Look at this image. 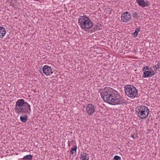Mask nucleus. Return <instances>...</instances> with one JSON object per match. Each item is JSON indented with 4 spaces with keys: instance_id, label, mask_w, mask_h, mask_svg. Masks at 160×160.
<instances>
[{
    "instance_id": "obj_1",
    "label": "nucleus",
    "mask_w": 160,
    "mask_h": 160,
    "mask_svg": "<svg viewBox=\"0 0 160 160\" xmlns=\"http://www.w3.org/2000/svg\"><path fill=\"white\" fill-rule=\"evenodd\" d=\"M101 98L104 101L109 104L115 105L127 103L116 91L111 88H105L100 90Z\"/></svg>"
},
{
    "instance_id": "obj_2",
    "label": "nucleus",
    "mask_w": 160,
    "mask_h": 160,
    "mask_svg": "<svg viewBox=\"0 0 160 160\" xmlns=\"http://www.w3.org/2000/svg\"><path fill=\"white\" fill-rule=\"evenodd\" d=\"M14 109L18 114L24 113L29 114L31 111L30 105L23 99H19L17 101Z\"/></svg>"
},
{
    "instance_id": "obj_3",
    "label": "nucleus",
    "mask_w": 160,
    "mask_h": 160,
    "mask_svg": "<svg viewBox=\"0 0 160 160\" xmlns=\"http://www.w3.org/2000/svg\"><path fill=\"white\" fill-rule=\"evenodd\" d=\"M78 22L81 28L85 30L90 28L93 25L90 19L85 16H80L78 18Z\"/></svg>"
},
{
    "instance_id": "obj_4",
    "label": "nucleus",
    "mask_w": 160,
    "mask_h": 160,
    "mask_svg": "<svg viewBox=\"0 0 160 160\" xmlns=\"http://www.w3.org/2000/svg\"><path fill=\"white\" fill-rule=\"evenodd\" d=\"M149 112L148 108L144 106H138L136 108V114L141 119L147 118Z\"/></svg>"
},
{
    "instance_id": "obj_5",
    "label": "nucleus",
    "mask_w": 160,
    "mask_h": 160,
    "mask_svg": "<svg viewBox=\"0 0 160 160\" xmlns=\"http://www.w3.org/2000/svg\"><path fill=\"white\" fill-rule=\"evenodd\" d=\"M124 91L128 97L133 98L138 97V90L132 85H126L124 87Z\"/></svg>"
},
{
    "instance_id": "obj_6",
    "label": "nucleus",
    "mask_w": 160,
    "mask_h": 160,
    "mask_svg": "<svg viewBox=\"0 0 160 160\" xmlns=\"http://www.w3.org/2000/svg\"><path fill=\"white\" fill-rule=\"evenodd\" d=\"M143 72L142 77L147 78L151 77L155 74L154 72L150 67L146 66L143 68Z\"/></svg>"
},
{
    "instance_id": "obj_7",
    "label": "nucleus",
    "mask_w": 160,
    "mask_h": 160,
    "mask_svg": "<svg viewBox=\"0 0 160 160\" xmlns=\"http://www.w3.org/2000/svg\"><path fill=\"white\" fill-rule=\"evenodd\" d=\"M121 20L124 23H129L131 19L130 13L128 12L123 13L121 16Z\"/></svg>"
},
{
    "instance_id": "obj_8",
    "label": "nucleus",
    "mask_w": 160,
    "mask_h": 160,
    "mask_svg": "<svg viewBox=\"0 0 160 160\" xmlns=\"http://www.w3.org/2000/svg\"><path fill=\"white\" fill-rule=\"evenodd\" d=\"M95 111L94 105L92 104H88L86 107V112L89 116L92 115Z\"/></svg>"
},
{
    "instance_id": "obj_9",
    "label": "nucleus",
    "mask_w": 160,
    "mask_h": 160,
    "mask_svg": "<svg viewBox=\"0 0 160 160\" xmlns=\"http://www.w3.org/2000/svg\"><path fill=\"white\" fill-rule=\"evenodd\" d=\"M43 72L47 76L49 75L50 74L52 73V69L48 66L45 65L42 68Z\"/></svg>"
},
{
    "instance_id": "obj_10",
    "label": "nucleus",
    "mask_w": 160,
    "mask_h": 160,
    "mask_svg": "<svg viewBox=\"0 0 160 160\" xmlns=\"http://www.w3.org/2000/svg\"><path fill=\"white\" fill-rule=\"evenodd\" d=\"M137 2L139 5L142 7H145L148 5V2H145L144 0H137Z\"/></svg>"
},
{
    "instance_id": "obj_11",
    "label": "nucleus",
    "mask_w": 160,
    "mask_h": 160,
    "mask_svg": "<svg viewBox=\"0 0 160 160\" xmlns=\"http://www.w3.org/2000/svg\"><path fill=\"white\" fill-rule=\"evenodd\" d=\"M87 154L86 153H81L80 155V158L81 160H89V157H87Z\"/></svg>"
},
{
    "instance_id": "obj_12",
    "label": "nucleus",
    "mask_w": 160,
    "mask_h": 160,
    "mask_svg": "<svg viewBox=\"0 0 160 160\" xmlns=\"http://www.w3.org/2000/svg\"><path fill=\"white\" fill-rule=\"evenodd\" d=\"M5 29L2 27H0V38H2L5 36Z\"/></svg>"
},
{
    "instance_id": "obj_13",
    "label": "nucleus",
    "mask_w": 160,
    "mask_h": 160,
    "mask_svg": "<svg viewBox=\"0 0 160 160\" xmlns=\"http://www.w3.org/2000/svg\"><path fill=\"white\" fill-rule=\"evenodd\" d=\"M27 119L28 117L27 115H25L24 116H21L20 117V120L23 123L26 122Z\"/></svg>"
},
{
    "instance_id": "obj_14",
    "label": "nucleus",
    "mask_w": 160,
    "mask_h": 160,
    "mask_svg": "<svg viewBox=\"0 0 160 160\" xmlns=\"http://www.w3.org/2000/svg\"><path fill=\"white\" fill-rule=\"evenodd\" d=\"M32 156L31 155H28L24 157L22 160H31L32 159Z\"/></svg>"
},
{
    "instance_id": "obj_15",
    "label": "nucleus",
    "mask_w": 160,
    "mask_h": 160,
    "mask_svg": "<svg viewBox=\"0 0 160 160\" xmlns=\"http://www.w3.org/2000/svg\"><path fill=\"white\" fill-rule=\"evenodd\" d=\"M159 63L158 62H156V64L153 66V68L154 69V71H156L159 68Z\"/></svg>"
},
{
    "instance_id": "obj_16",
    "label": "nucleus",
    "mask_w": 160,
    "mask_h": 160,
    "mask_svg": "<svg viewBox=\"0 0 160 160\" xmlns=\"http://www.w3.org/2000/svg\"><path fill=\"white\" fill-rule=\"evenodd\" d=\"M77 149V146H75L73 148H72L70 151V152L72 154H73L74 153H76Z\"/></svg>"
},
{
    "instance_id": "obj_17",
    "label": "nucleus",
    "mask_w": 160,
    "mask_h": 160,
    "mask_svg": "<svg viewBox=\"0 0 160 160\" xmlns=\"http://www.w3.org/2000/svg\"><path fill=\"white\" fill-rule=\"evenodd\" d=\"M94 29L95 30H99L101 29L100 25H95L94 27Z\"/></svg>"
},
{
    "instance_id": "obj_18",
    "label": "nucleus",
    "mask_w": 160,
    "mask_h": 160,
    "mask_svg": "<svg viewBox=\"0 0 160 160\" xmlns=\"http://www.w3.org/2000/svg\"><path fill=\"white\" fill-rule=\"evenodd\" d=\"M113 159L115 160H121V158L120 156L116 155L114 157Z\"/></svg>"
},
{
    "instance_id": "obj_19",
    "label": "nucleus",
    "mask_w": 160,
    "mask_h": 160,
    "mask_svg": "<svg viewBox=\"0 0 160 160\" xmlns=\"http://www.w3.org/2000/svg\"><path fill=\"white\" fill-rule=\"evenodd\" d=\"M119 52L118 51L117 53L118 54H119L121 55H124L125 56H127V55H126L127 54V53H125L124 52V53H123V52H120L119 53Z\"/></svg>"
},
{
    "instance_id": "obj_20",
    "label": "nucleus",
    "mask_w": 160,
    "mask_h": 160,
    "mask_svg": "<svg viewBox=\"0 0 160 160\" xmlns=\"http://www.w3.org/2000/svg\"><path fill=\"white\" fill-rule=\"evenodd\" d=\"M133 16L134 18H137L138 17V14H137L136 12H134L133 14Z\"/></svg>"
},
{
    "instance_id": "obj_21",
    "label": "nucleus",
    "mask_w": 160,
    "mask_h": 160,
    "mask_svg": "<svg viewBox=\"0 0 160 160\" xmlns=\"http://www.w3.org/2000/svg\"><path fill=\"white\" fill-rule=\"evenodd\" d=\"M138 33L137 32L135 31L133 33V35L134 37H136L138 35Z\"/></svg>"
},
{
    "instance_id": "obj_22",
    "label": "nucleus",
    "mask_w": 160,
    "mask_h": 160,
    "mask_svg": "<svg viewBox=\"0 0 160 160\" xmlns=\"http://www.w3.org/2000/svg\"><path fill=\"white\" fill-rule=\"evenodd\" d=\"M140 31V29L139 28H137L136 29L135 31L137 32L138 33Z\"/></svg>"
},
{
    "instance_id": "obj_23",
    "label": "nucleus",
    "mask_w": 160,
    "mask_h": 160,
    "mask_svg": "<svg viewBox=\"0 0 160 160\" xmlns=\"http://www.w3.org/2000/svg\"><path fill=\"white\" fill-rule=\"evenodd\" d=\"M131 137H132L133 138H134L133 135H131Z\"/></svg>"
},
{
    "instance_id": "obj_24",
    "label": "nucleus",
    "mask_w": 160,
    "mask_h": 160,
    "mask_svg": "<svg viewBox=\"0 0 160 160\" xmlns=\"http://www.w3.org/2000/svg\"><path fill=\"white\" fill-rule=\"evenodd\" d=\"M69 145H70L69 144V143H68V146H69Z\"/></svg>"
}]
</instances>
